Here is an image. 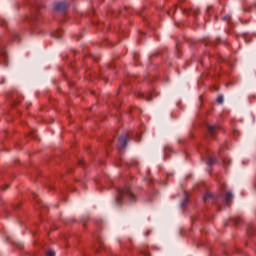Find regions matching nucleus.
Returning a JSON list of instances; mask_svg holds the SVG:
<instances>
[{
  "label": "nucleus",
  "mask_w": 256,
  "mask_h": 256,
  "mask_svg": "<svg viewBox=\"0 0 256 256\" xmlns=\"http://www.w3.org/2000/svg\"><path fill=\"white\" fill-rule=\"evenodd\" d=\"M158 55H159V53H157V54H154V55H152V56H150V61H151V59H153V57H158Z\"/></svg>",
  "instance_id": "obj_32"
},
{
  "label": "nucleus",
  "mask_w": 256,
  "mask_h": 256,
  "mask_svg": "<svg viewBox=\"0 0 256 256\" xmlns=\"http://www.w3.org/2000/svg\"><path fill=\"white\" fill-rule=\"evenodd\" d=\"M116 167H121V164L120 163H116Z\"/></svg>",
  "instance_id": "obj_40"
},
{
  "label": "nucleus",
  "mask_w": 256,
  "mask_h": 256,
  "mask_svg": "<svg viewBox=\"0 0 256 256\" xmlns=\"http://www.w3.org/2000/svg\"><path fill=\"white\" fill-rule=\"evenodd\" d=\"M136 13H137V15H141V11H137Z\"/></svg>",
  "instance_id": "obj_43"
},
{
  "label": "nucleus",
  "mask_w": 256,
  "mask_h": 256,
  "mask_svg": "<svg viewBox=\"0 0 256 256\" xmlns=\"http://www.w3.org/2000/svg\"><path fill=\"white\" fill-rule=\"evenodd\" d=\"M233 199V193L227 192L225 195V198L221 195H213L211 192H207L204 195V201L205 203H213L214 205H218V207H221V202L223 205H227L229 201Z\"/></svg>",
  "instance_id": "obj_2"
},
{
  "label": "nucleus",
  "mask_w": 256,
  "mask_h": 256,
  "mask_svg": "<svg viewBox=\"0 0 256 256\" xmlns=\"http://www.w3.org/2000/svg\"><path fill=\"white\" fill-rule=\"evenodd\" d=\"M10 41H21V38L19 37V33L15 30L10 31V36H9Z\"/></svg>",
  "instance_id": "obj_10"
},
{
  "label": "nucleus",
  "mask_w": 256,
  "mask_h": 256,
  "mask_svg": "<svg viewBox=\"0 0 256 256\" xmlns=\"http://www.w3.org/2000/svg\"><path fill=\"white\" fill-rule=\"evenodd\" d=\"M140 35H143V32H140Z\"/></svg>",
  "instance_id": "obj_48"
},
{
  "label": "nucleus",
  "mask_w": 256,
  "mask_h": 256,
  "mask_svg": "<svg viewBox=\"0 0 256 256\" xmlns=\"http://www.w3.org/2000/svg\"><path fill=\"white\" fill-rule=\"evenodd\" d=\"M46 256H55V252L53 250H50L46 253Z\"/></svg>",
  "instance_id": "obj_19"
},
{
  "label": "nucleus",
  "mask_w": 256,
  "mask_h": 256,
  "mask_svg": "<svg viewBox=\"0 0 256 256\" xmlns=\"http://www.w3.org/2000/svg\"><path fill=\"white\" fill-rule=\"evenodd\" d=\"M153 95L157 96V94L155 93H147V94H144L141 92L138 93V97H141L142 99H146V101H151V99H153Z\"/></svg>",
  "instance_id": "obj_8"
},
{
  "label": "nucleus",
  "mask_w": 256,
  "mask_h": 256,
  "mask_svg": "<svg viewBox=\"0 0 256 256\" xmlns=\"http://www.w3.org/2000/svg\"><path fill=\"white\" fill-rule=\"evenodd\" d=\"M207 165L211 166V165H215L217 163V158L209 156L208 160H207Z\"/></svg>",
  "instance_id": "obj_12"
},
{
  "label": "nucleus",
  "mask_w": 256,
  "mask_h": 256,
  "mask_svg": "<svg viewBox=\"0 0 256 256\" xmlns=\"http://www.w3.org/2000/svg\"><path fill=\"white\" fill-rule=\"evenodd\" d=\"M91 59H93L94 61H98V60H99V58H97V57L94 56V55L91 56Z\"/></svg>",
  "instance_id": "obj_31"
},
{
  "label": "nucleus",
  "mask_w": 256,
  "mask_h": 256,
  "mask_svg": "<svg viewBox=\"0 0 256 256\" xmlns=\"http://www.w3.org/2000/svg\"><path fill=\"white\" fill-rule=\"evenodd\" d=\"M139 252L144 256H149V252H147V249L145 248H140Z\"/></svg>",
  "instance_id": "obj_15"
},
{
  "label": "nucleus",
  "mask_w": 256,
  "mask_h": 256,
  "mask_svg": "<svg viewBox=\"0 0 256 256\" xmlns=\"http://www.w3.org/2000/svg\"><path fill=\"white\" fill-rule=\"evenodd\" d=\"M223 20H224V21H229V20H231V15H226V16H224V17H223Z\"/></svg>",
  "instance_id": "obj_24"
},
{
  "label": "nucleus",
  "mask_w": 256,
  "mask_h": 256,
  "mask_svg": "<svg viewBox=\"0 0 256 256\" xmlns=\"http://www.w3.org/2000/svg\"><path fill=\"white\" fill-rule=\"evenodd\" d=\"M78 165H79L80 167H85V162H83V160H79V161H78Z\"/></svg>",
  "instance_id": "obj_23"
},
{
  "label": "nucleus",
  "mask_w": 256,
  "mask_h": 256,
  "mask_svg": "<svg viewBox=\"0 0 256 256\" xmlns=\"http://www.w3.org/2000/svg\"><path fill=\"white\" fill-rule=\"evenodd\" d=\"M8 187H9V185L2 186L3 191H5V189H7Z\"/></svg>",
  "instance_id": "obj_33"
},
{
  "label": "nucleus",
  "mask_w": 256,
  "mask_h": 256,
  "mask_svg": "<svg viewBox=\"0 0 256 256\" xmlns=\"http://www.w3.org/2000/svg\"><path fill=\"white\" fill-rule=\"evenodd\" d=\"M39 209L44 210V209H48V207L45 204H39Z\"/></svg>",
  "instance_id": "obj_21"
},
{
  "label": "nucleus",
  "mask_w": 256,
  "mask_h": 256,
  "mask_svg": "<svg viewBox=\"0 0 256 256\" xmlns=\"http://www.w3.org/2000/svg\"><path fill=\"white\" fill-rule=\"evenodd\" d=\"M17 249H23V245L21 243L16 244Z\"/></svg>",
  "instance_id": "obj_28"
},
{
  "label": "nucleus",
  "mask_w": 256,
  "mask_h": 256,
  "mask_svg": "<svg viewBox=\"0 0 256 256\" xmlns=\"http://www.w3.org/2000/svg\"><path fill=\"white\" fill-rule=\"evenodd\" d=\"M21 99H23V96H21V94L13 93L11 95V105H19V103H21Z\"/></svg>",
  "instance_id": "obj_7"
},
{
  "label": "nucleus",
  "mask_w": 256,
  "mask_h": 256,
  "mask_svg": "<svg viewBox=\"0 0 256 256\" xmlns=\"http://www.w3.org/2000/svg\"><path fill=\"white\" fill-rule=\"evenodd\" d=\"M3 83H5V79H3L2 81H0V85H3Z\"/></svg>",
  "instance_id": "obj_38"
},
{
  "label": "nucleus",
  "mask_w": 256,
  "mask_h": 256,
  "mask_svg": "<svg viewBox=\"0 0 256 256\" xmlns=\"http://www.w3.org/2000/svg\"><path fill=\"white\" fill-rule=\"evenodd\" d=\"M81 223H83V225H85V218L81 219Z\"/></svg>",
  "instance_id": "obj_37"
},
{
  "label": "nucleus",
  "mask_w": 256,
  "mask_h": 256,
  "mask_svg": "<svg viewBox=\"0 0 256 256\" xmlns=\"http://www.w3.org/2000/svg\"><path fill=\"white\" fill-rule=\"evenodd\" d=\"M171 152V147H165L164 148V155L167 157V153Z\"/></svg>",
  "instance_id": "obj_18"
},
{
  "label": "nucleus",
  "mask_w": 256,
  "mask_h": 256,
  "mask_svg": "<svg viewBox=\"0 0 256 256\" xmlns=\"http://www.w3.org/2000/svg\"><path fill=\"white\" fill-rule=\"evenodd\" d=\"M49 187V189H53V186H48Z\"/></svg>",
  "instance_id": "obj_45"
},
{
  "label": "nucleus",
  "mask_w": 256,
  "mask_h": 256,
  "mask_svg": "<svg viewBox=\"0 0 256 256\" xmlns=\"http://www.w3.org/2000/svg\"><path fill=\"white\" fill-rule=\"evenodd\" d=\"M31 7V15L26 16L27 21H30L32 25H35L37 21H41V11H43V5L41 4V0H33L32 3H30Z\"/></svg>",
  "instance_id": "obj_3"
},
{
  "label": "nucleus",
  "mask_w": 256,
  "mask_h": 256,
  "mask_svg": "<svg viewBox=\"0 0 256 256\" xmlns=\"http://www.w3.org/2000/svg\"><path fill=\"white\" fill-rule=\"evenodd\" d=\"M0 65L7 67V56L5 55V43H3V39L0 37Z\"/></svg>",
  "instance_id": "obj_5"
},
{
  "label": "nucleus",
  "mask_w": 256,
  "mask_h": 256,
  "mask_svg": "<svg viewBox=\"0 0 256 256\" xmlns=\"http://www.w3.org/2000/svg\"><path fill=\"white\" fill-rule=\"evenodd\" d=\"M102 247H103V242L101 240H98V246H94L96 253H99V251H101Z\"/></svg>",
  "instance_id": "obj_13"
},
{
  "label": "nucleus",
  "mask_w": 256,
  "mask_h": 256,
  "mask_svg": "<svg viewBox=\"0 0 256 256\" xmlns=\"http://www.w3.org/2000/svg\"><path fill=\"white\" fill-rule=\"evenodd\" d=\"M52 36H54L55 39H61L63 37V30H56L55 32H53Z\"/></svg>",
  "instance_id": "obj_11"
},
{
  "label": "nucleus",
  "mask_w": 256,
  "mask_h": 256,
  "mask_svg": "<svg viewBox=\"0 0 256 256\" xmlns=\"http://www.w3.org/2000/svg\"><path fill=\"white\" fill-rule=\"evenodd\" d=\"M4 211L6 213V217H9V211H7V210H4Z\"/></svg>",
  "instance_id": "obj_36"
},
{
  "label": "nucleus",
  "mask_w": 256,
  "mask_h": 256,
  "mask_svg": "<svg viewBox=\"0 0 256 256\" xmlns=\"http://www.w3.org/2000/svg\"><path fill=\"white\" fill-rule=\"evenodd\" d=\"M137 196L131 190L129 185L117 189V197L115 198V205L121 207L123 203H135Z\"/></svg>",
  "instance_id": "obj_1"
},
{
  "label": "nucleus",
  "mask_w": 256,
  "mask_h": 256,
  "mask_svg": "<svg viewBox=\"0 0 256 256\" xmlns=\"http://www.w3.org/2000/svg\"><path fill=\"white\" fill-rule=\"evenodd\" d=\"M108 67L113 68V64H112V63H111V64H109V65H108Z\"/></svg>",
  "instance_id": "obj_42"
},
{
  "label": "nucleus",
  "mask_w": 256,
  "mask_h": 256,
  "mask_svg": "<svg viewBox=\"0 0 256 256\" xmlns=\"http://www.w3.org/2000/svg\"><path fill=\"white\" fill-rule=\"evenodd\" d=\"M145 180L148 182V183H151L153 180L149 179V178H145Z\"/></svg>",
  "instance_id": "obj_34"
},
{
  "label": "nucleus",
  "mask_w": 256,
  "mask_h": 256,
  "mask_svg": "<svg viewBox=\"0 0 256 256\" xmlns=\"http://www.w3.org/2000/svg\"><path fill=\"white\" fill-rule=\"evenodd\" d=\"M75 219L64 220V223H74Z\"/></svg>",
  "instance_id": "obj_26"
},
{
  "label": "nucleus",
  "mask_w": 256,
  "mask_h": 256,
  "mask_svg": "<svg viewBox=\"0 0 256 256\" xmlns=\"http://www.w3.org/2000/svg\"><path fill=\"white\" fill-rule=\"evenodd\" d=\"M134 59H135V61H137V59H139V54L134 53Z\"/></svg>",
  "instance_id": "obj_29"
},
{
  "label": "nucleus",
  "mask_w": 256,
  "mask_h": 256,
  "mask_svg": "<svg viewBox=\"0 0 256 256\" xmlns=\"http://www.w3.org/2000/svg\"><path fill=\"white\" fill-rule=\"evenodd\" d=\"M71 171H73L72 168H68V173H71Z\"/></svg>",
  "instance_id": "obj_39"
},
{
  "label": "nucleus",
  "mask_w": 256,
  "mask_h": 256,
  "mask_svg": "<svg viewBox=\"0 0 256 256\" xmlns=\"http://www.w3.org/2000/svg\"><path fill=\"white\" fill-rule=\"evenodd\" d=\"M55 229H57V228H52V231H55Z\"/></svg>",
  "instance_id": "obj_47"
},
{
  "label": "nucleus",
  "mask_w": 256,
  "mask_h": 256,
  "mask_svg": "<svg viewBox=\"0 0 256 256\" xmlns=\"http://www.w3.org/2000/svg\"><path fill=\"white\" fill-rule=\"evenodd\" d=\"M211 9V7H208V9H207V13H209V10Z\"/></svg>",
  "instance_id": "obj_44"
},
{
  "label": "nucleus",
  "mask_w": 256,
  "mask_h": 256,
  "mask_svg": "<svg viewBox=\"0 0 256 256\" xmlns=\"http://www.w3.org/2000/svg\"><path fill=\"white\" fill-rule=\"evenodd\" d=\"M125 11H129V8L125 7L124 10H119L117 13L120 15H125Z\"/></svg>",
  "instance_id": "obj_17"
},
{
  "label": "nucleus",
  "mask_w": 256,
  "mask_h": 256,
  "mask_svg": "<svg viewBox=\"0 0 256 256\" xmlns=\"http://www.w3.org/2000/svg\"><path fill=\"white\" fill-rule=\"evenodd\" d=\"M20 204L13 206V209H17V207H19Z\"/></svg>",
  "instance_id": "obj_41"
},
{
  "label": "nucleus",
  "mask_w": 256,
  "mask_h": 256,
  "mask_svg": "<svg viewBox=\"0 0 256 256\" xmlns=\"http://www.w3.org/2000/svg\"><path fill=\"white\" fill-rule=\"evenodd\" d=\"M30 137H32V139H35L37 137V135H35L33 132H31Z\"/></svg>",
  "instance_id": "obj_30"
},
{
  "label": "nucleus",
  "mask_w": 256,
  "mask_h": 256,
  "mask_svg": "<svg viewBox=\"0 0 256 256\" xmlns=\"http://www.w3.org/2000/svg\"><path fill=\"white\" fill-rule=\"evenodd\" d=\"M6 25H7V20H5L4 18H0V26L5 27Z\"/></svg>",
  "instance_id": "obj_16"
},
{
  "label": "nucleus",
  "mask_w": 256,
  "mask_h": 256,
  "mask_svg": "<svg viewBox=\"0 0 256 256\" xmlns=\"http://www.w3.org/2000/svg\"><path fill=\"white\" fill-rule=\"evenodd\" d=\"M68 83H69V85H72V82H71V81H69Z\"/></svg>",
  "instance_id": "obj_46"
},
{
  "label": "nucleus",
  "mask_w": 256,
  "mask_h": 256,
  "mask_svg": "<svg viewBox=\"0 0 256 256\" xmlns=\"http://www.w3.org/2000/svg\"><path fill=\"white\" fill-rule=\"evenodd\" d=\"M151 234V230H148L146 233H145V235L147 236V235H150Z\"/></svg>",
  "instance_id": "obj_35"
},
{
  "label": "nucleus",
  "mask_w": 256,
  "mask_h": 256,
  "mask_svg": "<svg viewBox=\"0 0 256 256\" xmlns=\"http://www.w3.org/2000/svg\"><path fill=\"white\" fill-rule=\"evenodd\" d=\"M68 7H69V5H67V3L58 2L54 6V11H56V13H65V11H67Z\"/></svg>",
  "instance_id": "obj_6"
},
{
  "label": "nucleus",
  "mask_w": 256,
  "mask_h": 256,
  "mask_svg": "<svg viewBox=\"0 0 256 256\" xmlns=\"http://www.w3.org/2000/svg\"><path fill=\"white\" fill-rule=\"evenodd\" d=\"M217 101H218V103H223V101H224L223 96H219L217 98Z\"/></svg>",
  "instance_id": "obj_25"
},
{
  "label": "nucleus",
  "mask_w": 256,
  "mask_h": 256,
  "mask_svg": "<svg viewBox=\"0 0 256 256\" xmlns=\"http://www.w3.org/2000/svg\"><path fill=\"white\" fill-rule=\"evenodd\" d=\"M232 221L235 223V225H237V223H239V221H241V219H239V218H234Z\"/></svg>",
  "instance_id": "obj_27"
},
{
  "label": "nucleus",
  "mask_w": 256,
  "mask_h": 256,
  "mask_svg": "<svg viewBox=\"0 0 256 256\" xmlns=\"http://www.w3.org/2000/svg\"><path fill=\"white\" fill-rule=\"evenodd\" d=\"M189 203V198H184L183 201L181 202V207L182 209H185L187 207V204Z\"/></svg>",
  "instance_id": "obj_14"
},
{
  "label": "nucleus",
  "mask_w": 256,
  "mask_h": 256,
  "mask_svg": "<svg viewBox=\"0 0 256 256\" xmlns=\"http://www.w3.org/2000/svg\"><path fill=\"white\" fill-rule=\"evenodd\" d=\"M207 128H208L209 135H211L212 137H215V133L219 129V126H217V125H208Z\"/></svg>",
  "instance_id": "obj_9"
},
{
  "label": "nucleus",
  "mask_w": 256,
  "mask_h": 256,
  "mask_svg": "<svg viewBox=\"0 0 256 256\" xmlns=\"http://www.w3.org/2000/svg\"><path fill=\"white\" fill-rule=\"evenodd\" d=\"M223 163H224V165H230L231 160L226 158V159L223 160Z\"/></svg>",
  "instance_id": "obj_22"
},
{
  "label": "nucleus",
  "mask_w": 256,
  "mask_h": 256,
  "mask_svg": "<svg viewBox=\"0 0 256 256\" xmlns=\"http://www.w3.org/2000/svg\"><path fill=\"white\" fill-rule=\"evenodd\" d=\"M133 137H131V134L129 133H124L118 138V143L120 145V151H123L127 147V142L131 141Z\"/></svg>",
  "instance_id": "obj_4"
},
{
  "label": "nucleus",
  "mask_w": 256,
  "mask_h": 256,
  "mask_svg": "<svg viewBox=\"0 0 256 256\" xmlns=\"http://www.w3.org/2000/svg\"><path fill=\"white\" fill-rule=\"evenodd\" d=\"M32 197H33L34 201H36V203H38V205H39V200H37V194L32 193Z\"/></svg>",
  "instance_id": "obj_20"
},
{
  "label": "nucleus",
  "mask_w": 256,
  "mask_h": 256,
  "mask_svg": "<svg viewBox=\"0 0 256 256\" xmlns=\"http://www.w3.org/2000/svg\"><path fill=\"white\" fill-rule=\"evenodd\" d=\"M109 183H111V179H109Z\"/></svg>",
  "instance_id": "obj_49"
}]
</instances>
